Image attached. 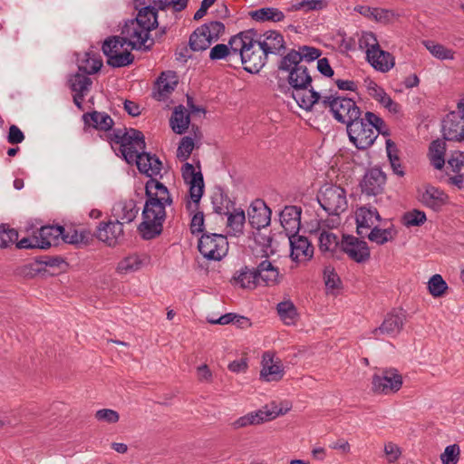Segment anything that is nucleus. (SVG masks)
Listing matches in <instances>:
<instances>
[{
  "label": "nucleus",
  "instance_id": "f257e3e1",
  "mask_svg": "<svg viewBox=\"0 0 464 464\" xmlns=\"http://www.w3.org/2000/svg\"><path fill=\"white\" fill-rule=\"evenodd\" d=\"M113 151L128 164L136 163L138 170L147 177L157 176L162 169V162L155 154L144 151L145 137L134 128H116L104 135Z\"/></svg>",
  "mask_w": 464,
  "mask_h": 464
},
{
  "label": "nucleus",
  "instance_id": "f03ea898",
  "mask_svg": "<svg viewBox=\"0 0 464 464\" xmlns=\"http://www.w3.org/2000/svg\"><path fill=\"white\" fill-rule=\"evenodd\" d=\"M285 60L286 56L283 55L278 61L277 69L288 73V85L278 82V89L285 95L290 94L301 109L310 111L314 104L319 102L321 94L313 88V78L304 64L290 63Z\"/></svg>",
  "mask_w": 464,
  "mask_h": 464
},
{
  "label": "nucleus",
  "instance_id": "7ed1b4c3",
  "mask_svg": "<svg viewBox=\"0 0 464 464\" xmlns=\"http://www.w3.org/2000/svg\"><path fill=\"white\" fill-rule=\"evenodd\" d=\"M146 182V201L141 213L142 221L138 226V231L144 240L154 239L163 231V223L166 219V210L160 204V197L169 194L168 188L161 182L153 179Z\"/></svg>",
  "mask_w": 464,
  "mask_h": 464
},
{
  "label": "nucleus",
  "instance_id": "20e7f679",
  "mask_svg": "<svg viewBox=\"0 0 464 464\" xmlns=\"http://www.w3.org/2000/svg\"><path fill=\"white\" fill-rule=\"evenodd\" d=\"M350 141L360 150L372 147L379 134L389 136L385 121L372 111H367L364 117L360 116L346 127Z\"/></svg>",
  "mask_w": 464,
  "mask_h": 464
},
{
  "label": "nucleus",
  "instance_id": "39448f33",
  "mask_svg": "<svg viewBox=\"0 0 464 464\" xmlns=\"http://www.w3.org/2000/svg\"><path fill=\"white\" fill-rule=\"evenodd\" d=\"M182 178L185 183L189 185V196L191 202H188L186 208L192 218L190 221V232L192 235L205 233V216L199 210L200 199L204 193V179L200 171H196L194 166L186 162L181 168Z\"/></svg>",
  "mask_w": 464,
  "mask_h": 464
},
{
  "label": "nucleus",
  "instance_id": "423d86ee",
  "mask_svg": "<svg viewBox=\"0 0 464 464\" xmlns=\"http://www.w3.org/2000/svg\"><path fill=\"white\" fill-rule=\"evenodd\" d=\"M158 25L159 23L156 20L147 27L139 19H130L125 22L121 35L128 42L130 50L150 51L154 45V40L150 38V33Z\"/></svg>",
  "mask_w": 464,
  "mask_h": 464
},
{
  "label": "nucleus",
  "instance_id": "0eeeda50",
  "mask_svg": "<svg viewBox=\"0 0 464 464\" xmlns=\"http://www.w3.org/2000/svg\"><path fill=\"white\" fill-rule=\"evenodd\" d=\"M317 201L329 216L339 217L348 208L345 189L332 183H325L320 188Z\"/></svg>",
  "mask_w": 464,
  "mask_h": 464
},
{
  "label": "nucleus",
  "instance_id": "6e6552de",
  "mask_svg": "<svg viewBox=\"0 0 464 464\" xmlns=\"http://www.w3.org/2000/svg\"><path fill=\"white\" fill-rule=\"evenodd\" d=\"M128 42L122 35L107 37L102 46L103 54L107 57V64L112 68H121L130 65L134 62V55L130 50L121 52Z\"/></svg>",
  "mask_w": 464,
  "mask_h": 464
},
{
  "label": "nucleus",
  "instance_id": "1a4fd4ad",
  "mask_svg": "<svg viewBox=\"0 0 464 464\" xmlns=\"http://www.w3.org/2000/svg\"><path fill=\"white\" fill-rule=\"evenodd\" d=\"M198 249L206 259L219 261L227 254V238L222 234L205 232L198 239Z\"/></svg>",
  "mask_w": 464,
  "mask_h": 464
},
{
  "label": "nucleus",
  "instance_id": "9d476101",
  "mask_svg": "<svg viewBox=\"0 0 464 464\" xmlns=\"http://www.w3.org/2000/svg\"><path fill=\"white\" fill-rule=\"evenodd\" d=\"M402 383V376L397 369L386 368L372 375V390L374 393L389 395L397 392Z\"/></svg>",
  "mask_w": 464,
  "mask_h": 464
},
{
  "label": "nucleus",
  "instance_id": "9b49d317",
  "mask_svg": "<svg viewBox=\"0 0 464 464\" xmlns=\"http://www.w3.org/2000/svg\"><path fill=\"white\" fill-rule=\"evenodd\" d=\"M332 114L338 122L348 127L351 123L359 120L362 111L357 106L353 99L339 95L336 107H334Z\"/></svg>",
  "mask_w": 464,
  "mask_h": 464
},
{
  "label": "nucleus",
  "instance_id": "f8f14e48",
  "mask_svg": "<svg viewBox=\"0 0 464 464\" xmlns=\"http://www.w3.org/2000/svg\"><path fill=\"white\" fill-rule=\"evenodd\" d=\"M386 174L377 167L369 169L360 181V188L367 197H376L384 190Z\"/></svg>",
  "mask_w": 464,
  "mask_h": 464
},
{
  "label": "nucleus",
  "instance_id": "ddd939ff",
  "mask_svg": "<svg viewBox=\"0 0 464 464\" xmlns=\"http://www.w3.org/2000/svg\"><path fill=\"white\" fill-rule=\"evenodd\" d=\"M256 44L260 46L266 53L283 57L287 53L286 44L282 34L276 30L266 31L262 35L258 34Z\"/></svg>",
  "mask_w": 464,
  "mask_h": 464
},
{
  "label": "nucleus",
  "instance_id": "4468645a",
  "mask_svg": "<svg viewBox=\"0 0 464 464\" xmlns=\"http://www.w3.org/2000/svg\"><path fill=\"white\" fill-rule=\"evenodd\" d=\"M258 33L255 29H248L232 36L228 41V48L231 49V58L234 61L241 60L250 47L256 46V38Z\"/></svg>",
  "mask_w": 464,
  "mask_h": 464
},
{
  "label": "nucleus",
  "instance_id": "2eb2a0df",
  "mask_svg": "<svg viewBox=\"0 0 464 464\" xmlns=\"http://www.w3.org/2000/svg\"><path fill=\"white\" fill-rule=\"evenodd\" d=\"M341 249L357 263H364L371 256L368 244L353 235L343 236Z\"/></svg>",
  "mask_w": 464,
  "mask_h": 464
},
{
  "label": "nucleus",
  "instance_id": "dca6fc26",
  "mask_svg": "<svg viewBox=\"0 0 464 464\" xmlns=\"http://www.w3.org/2000/svg\"><path fill=\"white\" fill-rule=\"evenodd\" d=\"M94 236L109 246H115L124 239L123 224L119 219L101 222Z\"/></svg>",
  "mask_w": 464,
  "mask_h": 464
},
{
  "label": "nucleus",
  "instance_id": "f3484780",
  "mask_svg": "<svg viewBox=\"0 0 464 464\" xmlns=\"http://www.w3.org/2000/svg\"><path fill=\"white\" fill-rule=\"evenodd\" d=\"M406 315L400 311H392L389 313L382 324L372 330V334L378 338L380 335L396 336L403 328Z\"/></svg>",
  "mask_w": 464,
  "mask_h": 464
},
{
  "label": "nucleus",
  "instance_id": "a211bd4d",
  "mask_svg": "<svg viewBox=\"0 0 464 464\" xmlns=\"http://www.w3.org/2000/svg\"><path fill=\"white\" fill-rule=\"evenodd\" d=\"M442 133L446 140H464V119L459 112L450 111L442 121Z\"/></svg>",
  "mask_w": 464,
  "mask_h": 464
},
{
  "label": "nucleus",
  "instance_id": "6ab92c4d",
  "mask_svg": "<svg viewBox=\"0 0 464 464\" xmlns=\"http://www.w3.org/2000/svg\"><path fill=\"white\" fill-rule=\"evenodd\" d=\"M418 193L419 201L435 212L440 211L449 200L448 195L443 190L430 184L425 186L423 191L418 190Z\"/></svg>",
  "mask_w": 464,
  "mask_h": 464
},
{
  "label": "nucleus",
  "instance_id": "aec40b11",
  "mask_svg": "<svg viewBox=\"0 0 464 464\" xmlns=\"http://www.w3.org/2000/svg\"><path fill=\"white\" fill-rule=\"evenodd\" d=\"M248 222L253 228H264L271 222L272 210L263 199H256L248 209Z\"/></svg>",
  "mask_w": 464,
  "mask_h": 464
},
{
  "label": "nucleus",
  "instance_id": "412c9836",
  "mask_svg": "<svg viewBox=\"0 0 464 464\" xmlns=\"http://www.w3.org/2000/svg\"><path fill=\"white\" fill-rule=\"evenodd\" d=\"M281 413V410L278 411H276L274 410L270 411L267 409V406H266L264 409L249 412L238 418L232 423V426L234 429H240L247 427L249 425L260 424L264 421L274 420Z\"/></svg>",
  "mask_w": 464,
  "mask_h": 464
},
{
  "label": "nucleus",
  "instance_id": "4be33fe9",
  "mask_svg": "<svg viewBox=\"0 0 464 464\" xmlns=\"http://www.w3.org/2000/svg\"><path fill=\"white\" fill-rule=\"evenodd\" d=\"M301 207L290 205L285 206L280 212V223L284 227L286 236L298 234L301 227Z\"/></svg>",
  "mask_w": 464,
  "mask_h": 464
},
{
  "label": "nucleus",
  "instance_id": "5701e85b",
  "mask_svg": "<svg viewBox=\"0 0 464 464\" xmlns=\"http://www.w3.org/2000/svg\"><path fill=\"white\" fill-rule=\"evenodd\" d=\"M373 218L381 221L382 218L372 206H362L358 208L356 211V232L361 237H364L368 229L373 225Z\"/></svg>",
  "mask_w": 464,
  "mask_h": 464
},
{
  "label": "nucleus",
  "instance_id": "b1692460",
  "mask_svg": "<svg viewBox=\"0 0 464 464\" xmlns=\"http://www.w3.org/2000/svg\"><path fill=\"white\" fill-rule=\"evenodd\" d=\"M267 59L268 55L260 49V46H257L256 50H255V47H250V50L240 60V63L244 65L246 72L258 73L267 63Z\"/></svg>",
  "mask_w": 464,
  "mask_h": 464
},
{
  "label": "nucleus",
  "instance_id": "393cba45",
  "mask_svg": "<svg viewBox=\"0 0 464 464\" xmlns=\"http://www.w3.org/2000/svg\"><path fill=\"white\" fill-rule=\"evenodd\" d=\"M290 242V256L293 260L311 258L314 255V247L307 237L297 234L287 236Z\"/></svg>",
  "mask_w": 464,
  "mask_h": 464
},
{
  "label": "nucleus",
  "instance_id": "a878e982",
  "mask_svg": "<svg viewBox=\"0 0 464 464\" xmlns=\"http://www.w3.org/2000/svg\"><path fill=\"white\" fill-rule=\"evenodd\" d=\"M82 121L84 127H92L98 130L112 131L114 121L112 118L104 111H93L91 112L83 113Z\"/></svg>",
  "mask_w": 464,
  "mask_h": 464
},
{
  "label": "nucleus",
  "instance_id": "bb28decb",
  "mask_svg": "<svg viewBox=\"0 0 464 464\" xmlns=\"http://www.w3.org/2000/svg\"><path fill=\"white\" fill-rule=\"evenodd\" d=\"M322 55V51L314 46L308 45H300L298 50L289 49L287 53L285 54L286 56L287 62L290 63H312Z\"/></svg>",
  "mask_w": 464,
  "mask_h": 464
},
{
  "label": "nucleus",
  "instance_id": "cd10ccee",
  "mask_svg": "<svg viewBox=\"0 0 464 464\" xmlns=\"http://www.w3.org/2000/svg\"><path fill=\"white\" fill-rule=\"evenodd\" d=\"M258 281L264 282L265 285L272 286L280 283V273L277 266H275L269 260H263L256 268Z\"/></svg>",
  "mask_w": 464,
  "mask_h": 464
},
{
  "label": "nucleus",
  "instance_id": "c85d7f7f",
  "mask_svg": "<svg viewBox=\"0 0 464 464\" xmlns=\"http://www.w3.org/2000/svg\"><path fill=\"white\" fill-rule=\"evenodd\" d=\"M63 233V226H44L37 232L36 235L39 240V249H48L53 245H56L59 237H62Z\"/></svg>",
  "mask_w": 464,
  "mask_h": 464
},
{
  "label": "nucleus",
  "instance_id": "c756f323",
  "mask_svg": "<svg viewBox=\"0 0 464 464\" xmlns=\"http://www.w3.org/2000/svg\"><path fill=\"white\" fill-rule=\"evenodd\" d=\"M263 367L260 372V377L266 382H278L284 376V368L281 362H273V358L265 353L263 356Z\"/></svg>",
  "mask_w": 464,
  "mask_h": 464
},
{
  "label": "nucleus",
  "instance_id": "7c9ffc66",
  "mask_svg": "<svg viewBox=\"0 0 464 464\" xmlns=\"http://www.w3.org/2000/svg\"><path fill=\"white\" fill-rule=\"evenodd\" d=\"M366 59L375 70L382 72H389L395 64L392 54L381 48L374 53L367 52Z\"/></svg>",
  "mask_w": 464,
  "mask_h": 464
},
{
  "label": "nucleus",
  "instance_id": "2f4dec72",
  "mask_svg": "<svg viewBox=\"0 0 464 464\" xmlns=\"http://www.w3.org/2000/svg\"><path fill=\"white\" fill-rule=\"evenodd\" d=\"M177 84L178 80L174 72L168 71L161 72L156 82L158 91L157 93L154 94V97L159 101L163 100L175 90Z\"/></svg>",
  "mask_w": 464,
  "mask_h": 464
},
{
  "label": "nucleus",
  "instance_id": "473e14b6",
  "mask_svg": "<svg viewBox=\"0 0 464 464\" xmlns=\"http://www.w3.org/2000/svg\"><path fill=\"white\" fill-rule=\"evenodd\" d=\"M78 71L84 74L97 73L102 67V60L99 53L92 51L84 53L82 58H77Z\"/></svg>",
  "mask_w": 464,
  "mask_h": 464
},
{
  "label": "nucleus",
  "instance_id": "72a5a7b5",
  "mask_svg": "<svg viewBox=\"0 0 464 464\" xmlns=\"http://www.w3.org/2000/svg\"><path fill=\"white\" fill-rule=\"evenodd\" d=\"M113 211H115L117 219H120L123 224L132 222L136 218L140 208L134 199H128L119 202L113 208Z\"/></svg>",
  "mask_w": 464,
  "mask_h": 464
},
{
  "label": "nucleus",
  "instance_id": "f704fd0d",
  "mask_svg": "<svg viewBox=\"0 0 464 464\" xmlns=\"http://www.w3.org/2000/svg\"><path fill=\"white\" fill-rule=\"evenodd\" d=\"M190 123L189 113H188L183 105L175 107L169 124L172 130L177 134H183L188 129Z\"/></svg>",
  "mask_w": 464,
  "mask_h": 464
},
{
  "label": "nucleus",
  "instance_id": "c9c22d12",
  "mask_svg": "<svg viewBox=\"0 0 464 464\" xmlns=\"http://www.w3.org/2000/svg\"><path fill=\"white\" fill-rule=\"evenodd\" d=\"M206 25H200L189 36L188 47L193 52H201L207 50L213 43L206 34Z\"/></svg>",
  "mask_w": 464,
  "mask_h": 464
},
{
  "label": "nucleus",
  "instance_id": "e433bc0d",
  "mask_svg": "<svg viewBox=\"0 0 464 464\" xmlns=\"http://www.w3.org/2000/svg\"><path fill=\"white\" fill-rule=\"evenodd\" d=\"M429 150L431 165L437 169H441L445 165V142L440 140H433L430 145Z\"/></svg>",
  "mask_w": 464,
  "mask_h": 464
},
{
  "label": "nucleus",
  "instance_id": "4c0bfd02",
  "mask_svg": "<svg viewBox=\"0 0 464 464\" xmlns=\"http://www.w3.org/2000/svg\"><path fill=\"white\" fill-rule=\"evenodd\" d=\"M88 75L79 71L71 74L68 79V85L72 92L87 94L92 85V81Z\"/></svg>",
  "mask_w": 464,
  "mask_h": 464
},
{
  "label": "nucleus",
  "instance_id": "58836bf2",
  "mask_svg": "<svg viewBox=\"0 0 464 464\" xmlns=\"http://www.w3.org/2000/svg\"><path fill=\"white\" fill-rule=\"evenodd\" d=\"M277 314L284 324L287 325L295 324L297 318L298 313L295 305L290 300L283 301L276 305Z\"/></svg>",
  "mask_w": 464,
  "mask_h": 464
},
{
  "label": "nucleus",
  "instance_id": "ea45409f",
  "mask_svg": "<svg viewBox=\"0 0 464 464\" xmlns=\"http://www.w3.org/2000/svg\"><path fill=\"white\" fill-rule=\"evenodd\" d=\"M250 16L260 22L271 21L281 22L285 19V14L278 8L275 7H263L250 13Z\"/></svg>",
  "mask_w": 464,
  "mask_h": 464
},
{
  "label": "nucleus",
  "instance_id": "a19ab883",
  "mask_svg": "<svg viewBox=\"0 0 464 464\" xmlns=\"http://www.w3.org/2000/svg\"><path fill=\"white\" fill-rule=\"evenodd\" d=\"M211 202L214 211L219 215L228 214L229 206L232 204L231 200L221 188L215 189L211 197Z\"/></svg>",
  "mask_w": 464,
  "mask_h": 464
},
{
  "label": "nucleus",
  "instance_id": "79ce46f5",
  "mask_svg": "<svg viewBox=\"0 0 464 464\" xmlns=\"http://www.w3.org/2000/svg\"><path fill=\"white\" fill-rule=\"evenodd\" d=\"M233 279L240 285L242 288H256L258 285V278L256 268L244 266L237 276H234Z\"/></svg>",
  "mask_w": 464,
  "mask_h": 464
},
{
  "label": "nucleus",
  "instance_id": "37998d69",
  "mask_svg": "<svg viewBox=\"0 0 464 464\" xmlns=\"http://www.w3.org/2000/svg\"><path fill=\"white\" fill-rule=\"evenodd\" d=\"M227 215V227L232 230L231 235L240 237L244 232V225L246 222L245 212L242 209H236Z\"/></svg>",
  "mask_w": 464,
  "mask_h": 464
},
{
  "label": "nucleus",
  "instance_id": "c03bdc74",
  "mask_svg": "<svg viewBox=\"0 0 464 464\" xmlns=\"http://www.w3.org/2000/svg\"><path fill=\"white\" fill-rule=\"evenodd\" d=\"M395 234L396 231L392 226L387 228H380L378 226H375L372 228L370 233H366L365 237H367L372 242L378 245H384L385 243L392 241L394 238Z\"/></svg>",
  "mask_w": 464,
  "mask_h": 464
},
{
  "label": "nucleus",
  "instance_id": "a18cd8bd",
  "mask_svg": "<svg viewBox=\"0 0 464 464\" xmlns=\"http://www.w3.org/2000/svg\"><path fill=\"white\" fill-rule=\"evenodd\" d=\"M386 150L392 172L399 177H404V167L401 164V160L397 154V147L392 140H386Z\"/></svg>",
  "mask_w": 464,
  "mask_h": 464
},
{
  "label": "nucleus",
  "instance_id": "49530a36",
  "mask_svg": "<svg viewBox=\"0 0 464 464\" xmlns=\"http://www.w3.org/2000/svg\"><path fill=\"white\" fill-rule=\"evenodd\" d=\"M252 232V237L256 245L262 247V251L266 257L275 254V250L272 248L273 237L271 233L266 234L261 231L262 228H254Z\"/></svg>",
  "mask_w": 464,
  "mask_h": 464
},
{
  "label": "nucleus",
  "instance_id": "de8ad7c7",
  "mask_svg": "<svg viewBox=\"0 0 464 464\" xmlns=\"http://www.w3.org/2000/svg\"><path fill=\"white\" fill-rule=\"evenodd\" d=\"M425 47L430 51V53L440 60H453L454 59V52L451 49L446 48L444 45L440 44H436L432 41L424 42Z\"/></svg>",
  "mask_w": 464,
  "mask_h": 464
},
{
  "label": "nucleus",
  "instance_id": "09e8293b",
  "mask_svg": "<svg viewBox=\"0 0 464 464\" xmlns=\"http://www.w3.org/2000/svg\"><path fill=\"white\" fill-rule=\"evenodd\" d=\"M428 289L433 297H440L446 293L448 285L440 275L436 274L430 278Z\"/></svg>",
  "mask_w": 464,
  "mask_h": 464
},
{
  "label": "nucleus",
  "instance_id": "8fccbe9b",
  "mask_svg": "<svg viewBox=\"0 0 464 464\" xmlns=\"http://www.w3.org/2000/svg\"><path fill=\"white\" fill-rule=\"evenodd\" d=\"M427 218L425 212L419 209L408 211L402 216V223L407 227H420L424 224Z\"/></svg>",
  "mask_w": 464,
  "mask_h": 464
},
{
  "label": "nucleus",
  "instance_id": "3c124183",
  "mask_svg": "<svg viewBox=\"0 0 464 464\" xmlns=\"http://www.w3.org/2000/svg\"><path fill=\"white\" fill-rule=\"evenodd\" d=\"M18 239V232L6 224L0 225V247L6 248Z\"/></svg>",
  "mask_w": 464,
  "mask_h": 464
},
{
  "label": "nucleus",
  "instance_id": "603ef678",
  "mask_svg": "<svg viewBox=\"0 0 464 464\" xmlns=\"http://www.w3.org/2000/svg\"><path fill=\"white\" fill-rule=\"evenodd\" d=\"M158 21V9L152 5L140 7L138 10L137 16L134 19H139L144 25L150 26L152 21Z\"/></svg>",
  "mask_w": 464,
  "mask_h": 464
},
{
  "label": "nucleus",
  "instance_id": "864d4df0",
  "mask_svg": "<svg viewBox=\"0 0 464 464\" xmlns=\"http://www.w3.org/2000/svg\"><path fill=\"white\" fill-rule=\"evenodd\" d=\"M141 266V260L136 255L129 256L122 259L117 266V270L120 273H128L131 271H137Z\"/></svg>",
  "mask_w": 464,
  "mask_h": 464
},
{
  "label": "nucleus",
  "instance_id": "5fc2aeb1",
  "mask_svg": "<svg viewBox=\"0 0 464 464\" xmlns=\"http://www.w3.org/2000/svg\"><path fill=\"white\" fill-rule=\"evenodd\" d=\"M338 246V240L335 234L324 231L319 237V248L322 252L334 251Z\"/></svg>",
  "mask_w": 464,
  "mask_h": 464
},
{
  "label": "nucleus",
  "instance_id": "6e6d98bb",
  "mask_svg": "<svg viewBox=\"0 0 464 464\" xmlns=\"http://www.w3.org/2000/svg\"><path fill=\"white\" fill-rule=\"evenodd\" d=\"M360 48H366L367 52L376 53L381 47L376 35L372 32H365L359 39Z\"/></svg>",
  "mask_w": 464,
  "mask_h": 464
},
{
  "label": "nucleus",
  "instance_id": "4d7b16f0",
  "mask_svg": "<svg viewBox=\"0 0 464 464\" xmlns=\"http://www.w3.org/2000/svg\"><path fill=\"white\" fill-rule=\"evenodd\" d=\"M327 2L326 0H303L299 3H296L292 5L290 10L297 11L304 9V11H312V10H322L326 7Z\"/></svg>",
  "mask_w": 464,
  "mask_h": 464
},
{
  "label": "nucleus",
  "instance_id": "13d9d810",
  "mask_svg": "<svg viewBox=\"0 0 464 464\" xmlns=\"http://www.w3.org/2000/svg\"><path fill=\"white\" fill-rule=\"evenodd\" d=\"M209 59L212 61L227 59L228 62H233L231 58V49L228 48L227 44H218L211 48Z\"/></svg>",
  "mask_w": 464,
  "mask_h": 464
},
{
  "label": "nucleus",
  "instance_id": "bf43d9fd",
  "mask_svg": "<svg viewBox=\"0 0 464 464\" xmlns=\"http://www.w3.org/2000/svg\"><path fill=\"white\" fill-rule=\"evenodd\" d=\"M156 9L164 11L172 6L175 12H181L187 8L188 0H157L154 1Z\"/></svg>",
  "mask_w": 464,
  "mask_h": 464
},
{
  "label": "nucleus",
  "instance_id": "052dcab7",
  "mask_svg": "<svg viewBox=\"0 0 464 464\" xmlns=\"http://www.w3.org/2000/svg\"><path fill=\"white\" fill-rule=\"evenodd\" d=\"M194 149V140L191 137L185 136L181 139L177 150V157L180 160H187Z\"/></svg>",
  "mask_w": 464,
  "mask_h": 464
},
{
  "label": "nucleus",
  "instance_id": "680f3d73",
  "mask_svg": "<svg viewBox=\"0 0 464 464\" xmlns=\"http://www.w3.org/2000/svg\"><path fill=\"white\" fill-rule=\"evenodd\" d=\"M324 279L325 286L329 289H339L342 285L340 276L332 266H325L324 269Z\"/></svg>",
  "mask_w": 464,
  "mask_h": 464
},
{
  "label": "nucleus",
  "instance_id": "e2e57ef3",
  "mask_svg": "<svg viewBox=\"0 0 464 464\" xmlns=\"http://www.w3.org/2000/svg\"><path fill=\"white\" fill-rule=\"evenodd\" d=\"M203 25L207 26L206 34L212 42L218 41L225 32V24L219 21H211Z\"/></svg>",
  "mask_w": 464,
  "mask_h": 464
},
{
  "label": "nucleus",
  "instance_id": "0e129e2a",
  "mask_svg": "<svg viewBox=\"0 0 464 464\" xmlns=\"http://www.w3.org/2000/svg\"><path fill=\"white\" fill-rule=\"evenodd\" d=\"M459 447L457 444L449 445L440 455L442 464H457L459 455Z\"/></svg>",
  "mask_w": 464,
  "mask_h": 464
},
{
  "label": "nucleus",
  "instance_id": "69168bd1",
  "mask_svg": "<svg viewBox=\"0 0 464 464\" xmlns=\"http://www.w3.org/2000/svg\"><path fill=\"white\" fill-rule=\"evenodd\" d=\"M95 418L100 421L116 423L120 419V415L114 410L102 409L96 411Z\"/></svg>",
  "mask_w": 464,
  "mask_h": 464
},
{
  "label": "nucleus",
  "instance_id": "338daca9",
  "mask_svg": "<svg viewBox=\"0 0 464 464\" xmlns=\"http://www.w3.org/2000/svg\"><path fill=\"white\" fill-rule=\"evenodd\" d=\"M35 263L39 265H44L45 266L53 268H60L62 265L65 264L64 260L61 256H44L35 258Z\"/></svg>",
  "mask_w": 464,
  "mask_h": 464
},
{
  "label": "nucleus",
  "instance_id": "774afa93",
  "mask_svg": "<svg viewBox=\"0 0 464 464\" xmlns=\"http://www.w3.org/2000/svg\"><path fill=\"white\" fill-rule=\"evenodd\" d=\"M448 164L452 169V171L458 173L464 165V152L459 150L453 151L448 160Z\"/></svg>",
  "mask_w": 464,
  "mask_h": 464
}]
</instances>
